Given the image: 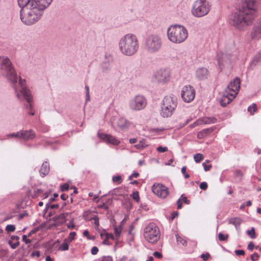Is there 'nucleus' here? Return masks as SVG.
Instances as JSON below:
<instances>
[{
  "label": "nucleus",
  "instance_id": "55",
  "mask_svg": "<svg viewBox=\"0 0 261 261\" xmlns=\"http://www.w3.org/2000/svg\"><path fill=\"white\" fill-rule=\"evenodd\" d=\"M43 191L41 189H37L36 190H35L34 193V196L36 197L40 196L41 193H42Z\"/></svg>",
  "mask_w": 261,
  "mask_h": 261
},
{
  "label": "nucleus",
  "instance_id": "39",
  "mask_svg": "<svg viewBox=\"0 0 261 261\" xmlns=\"http://www.w3.org/2000/svg\"><path fill=\"white\" fill-rule=\"evenodd\" d=\"M176 237L178 243H181L182 245H185L186 243V241L185 239H182L178 235H176Z\"/></svg>",
  "mask_w": 261,
  "mask_h": 261
},
{
  "label": "nucleus",
  "instance_id": "47",
  "mask_svg": "<svg viewBox=\"0 0 261 261\" xmlns=\"http://www.w3.org/2000/svg\"><path fill=\"white\" fill-rule=\"evenodd\" d=\"M69 186L68 184H64L61 186V190L62 191H67L69 189Z\"/></svg>",
  "mask_w": 261,
  "mask_h": 261
},
{
  "label": "nucleus",
  "instance_id": "44",
  "mask_svg": "<svg viewBox=\"0 0 261 261\" xmlns=\"http://www.w3.org/2000/svg\"><path fill=\"white\" fill-rule=\"evenodd\" d=\"M202 165L205 171H208L212 168V165L211 164L207 165L206 162H203Z\"/></svg>",
  "mask_w": 261,
  "mask_h": 261
},
{
  "label": "nucleus",
  "instance_id": "64",
  "mask_svg": "<svg viewBox=\"0 0 261 261\" xmlns=\"http://www.w3.org/2000/svg\"><path fill=\"white\" fill-rule=\"evenodd\" d=\"M254 247V245L253 243L250 242L248 245V249L249 250H252Z\"/></svg>",
  "mask_w": 261,
  "mask_h": 261
},
{
  "label": "nucleus",
  "instance_id": "26",
  "mask_svg": "<svg viewBox=\"0 0 261 261\" xmlns=\"http://www.w3.org/2000/svg\"><path fill=\"white\" fill-rule=\"evenodd\" d=\"M66 214H61L58 216L55 217L56 220L58 221L59 223H63L66 221Z\"/></svg>",
  "mask_w": 261,
  "mask_h": 261
},
{
  "label": "nucleus",
  "instance_id": "12",
  "mask_svg": "<svg viewBox=\"0 0 261 261\" xmlns=\"http://www.w3.org/2000/svg\"><path fill=\"white\" fill-rule=\"evenodd\" d=\"M147 105V100L145 96L138 94L132 97L129 101L128 107L134 111L143 110Z\"/></svg>",
  "mask_w": 261,
  "mask_h": 261
},
{
  "label": "nucleus",
  "instance_id": "32",
  "mask_svg": "<svg viewBox=\"0 0 261 261\" xmlns=\"http://www.w3.org/2000/svg\"><path fill=\"white\" fill-rule=\"evenodd\" d=\"M256 110L257 106L256 105L255 103H253L252 106H250L248 108V111L250 113L251 115L253 114V113L256 111Z\"/></svg>",
  "mask_w": 261,
  "mask_h": 261
},
{
  "label": "nucleus",
  "instance_id": "25",
  "mask_svg": "<svg viewBox=\"0 0 261 261\" xmlns=\"http://www.w3.org/2000/svg\"><path fill=\"white\" fill-rule=\"evenodd\" d=\"M123 222H124V220H123L121 222V224L120 225H119L118 226H115V227H114L116 239H118L121 235V232L122 230V225H123Z\"/></svg>",
  "mask_w": 261,
  "mask_h": 261
},
{
  "label": "nucleus",
  "instance_id": "43",
  "mask_svg": "<svg viewBox=\"0 0 261 261\" xmlns=\"http://www.w3.org/2000/svg\"><path fill=\"white\" fill-rule=\"evenodd\" d=\"M83 236L86 237L88 240H93L94 237H91L89 235V232L88 230H85L83 232Z\"/></svg>",
  "mask_w": 261,
  "mask_h": 261
},
{
  "label": "nucleus",
  "instance_id": "50",
  "mask_svg": "<svg viewBox=\"0 0 261 261\" xmlns=\"http://www.w3.org/2000/svg\"><path fill=\"white\" fill-rule=\"evenodd\" d=\"M91 252L92 254L95 255L98 253V249L96 246L93 247L91 249Z\"/></svg>",
  "mask_w": 261,
  "mask_h": 261
},
{
  "label": "nucleus",
  "instance_id": "27",
  "mask_svg": "<svg viewBox=\"0 0 261 261\" xmlns=\"http://www.w3.org/2000/svg\"><path fill=\"white\" fill-rule=\"evenodd\" d=\"M69 243L67 241H66L64 240V242L60 245L59 247V250L62 251H66L68 250L69 249Z\"/></svg>",
  "mask_w": 261,
  "mask_h": 261
},
{
  "label": "nucleus",
  "instance_id": "57",
  "mask_svg": "<svg viewBox=\"0 0 261 261\" xmlns=\"http://www.w3.org/2000/svg\"><path fill=\"white\" fill-rule=\"evenodd\" d=\"M101 261H113L112 257L110 256H103Z\"/></svg>",
  "mask_w": 261,
  "mask_h": 261
},
{
  "label": "nucleus",
  "instance_id": "7",
  "mask_svg": "<svg viewBox=\"0 0 261 261\" xmlns=\"http://www.w3.org/2000/svg\"><path fill=\"white\" fill-rule=\"evenodd\" d=\"M211 6L209 0H195L191 6V13L196 18L204 17L210 12Z\"/></svg>",
  "mask_w": 261,
  "mask_h": 261
},
{
  "label": "nucleus",
  "instance_id": "35",
  "mask_svg": "<svg viewBox=\"0 0 261 261\" xmlns=\"http://www.w3.org/2000/svg\"><path fill=\"white\" fill-rule=\"evenodd\" d=\"M130 197L137 202H139L140 197L138 192H134L130 195Z\"/></svg>",
  "mask_w": 261,
  "mask_h": 261
},
{
  "label": "nucleus",
  "instance_id": "62",
  "mask_svg": "<svg viewBox=\"0 0 261 261\" xmlns=\"http://www.w3.org/2000/svg\"><path fill=\"white\" fill-rule=\"evenodd\" d=\"M181 199L179 198L177 201V208L180 209L182 207Z\"/></svg>",
  "mask_w": 261,
  "mask_h": 261
},
{
  "label": "nucleus",
  "instance_id": "45",
  "mask_svg": "<svg viewBox=\"0 0 261 261\" xmlns=\"http://www.w3.org/2000/svg\"><path fill=\"white\" fill-rule=\"evenodd\" d=\"M186 166H184L182 167L181 168V173L184 175V176L186 178H188L189 177H190V175L186 173Z\"/></svg>",
  "mask_w": 261,
  "mask_h": 261
},
{
  "label": "nucleus",
  "instance_id": "61",
  "mask_svg": "<svg viewBox=\"0 0 261 261\" xmlns=\"http://www.w3.org/2000/svg\"><path fill=\"white\" fill-rule=\"evenodd\" d=\"M153 255L157 258H161L162 257V254L158 251H155L153 253Z\"/></svg>",
  "mask_w": 261,
  "mask_h": 261
},
{
  "label": "nucleus",
  "instance_id": "15",
  "mask_svg": "<svg viewBox=\"0 0 261 261\" xmlns=\"http://www.w3.org/2000/svg\"><path fill=\"white\" fill-rule=\"evenodd\" d=\"M181 96L185 102H191L195 96V90L190 85L184 86L181 89Z\"/></svg>",
  "mask_w": 261,
  "mask_h": 261
},
{
  "label": "nucleus",
  "instance_id": "51",
  "mask_svg": "<svg viewBox=\"0 0 261 261\" xmlns=\"http://www.w3.org/2000/svg\"><path fill=\"white\" fill-rule=\"evenodd\" d=\"M235 253L237 255H244L245 254V251L243 250H236Z\"/></svg>",
  "mask_w": 261,
  "mask_h": 261
},
{
  "label": "nucleus",
  "instance_id": "49",
  "mask_svg": "<svg viewBox=\"0 0 261 261\" xmlns=\"http://www.w3.org/2000/svg\"><path fill=\"white\" fill-rule=\"evenodd\" d=\"M199 187L201 189L205 190L207 188V184L205 182H202L200 184Z\"/></svg>",
  "mask_w": 261,
  "mask_h": 261
},
{
  "label": "nucleus",
  "instance_id": "5",
  "mask_svg": "<svg viewBox=\"0 0 261 261\" xmlns=\"http://www.w3.org/2000/svg\"><path fill=\"white\" fill-rule=\"evenodd\" d=\"M163 45V39L160 35L151 34L145 38L144 47L146 53L150 55H154L161 50Z\"/></svg>",
  "mask_w": 261,
  "mask_h": 261
},
{
  "label": "nucleus",
  "instance_id": "54",
  "mask_svg": "<svg viewBox=\"0 0 261 261\" xmlns=\"http://www.w3.org/2000/svg\"><path fill=\"white\" fill-rule=\"evenodd\" d=\"M68 229H73L75 227V225L73 223V221H70L67 225Z\"/></svg>",
  "mask_w": 261,
  "mask_h": 261
},
{
  "label": "nucleus",
  "instance_id": "19",
  "mask_svg": "<svg viewBox=\"0 0 261 261\" xmlns=\"http://www.w3.org/2000/svg\"><path fill=\"white\" fill-rule=\"evenodd\" d=\"M196 76L199 80L206 79L209 76V71L206 68H199L196 70Z\"/></svg>",
  "mask_w": 261,
  "mask_h": 261
},
{
  "label": "nucleus",
  "instance_id": "10",
  "mask_svg": "<svg viewBox=\"0 0 261 261\" xmlns=\"http://www.w3.org/2000/svg\"><path fill=\"white\" fill-rule=\"evenodd\" d=\"M0 65L2 73L7 77L8 79L13 83H17L18 77L9 59L6 57H0Z\"/></svg>",
  "mask_w": 261,
  "mask_h": 261
},
{
  "label": "nucleus",
  "instance_id": "2",
  "mask_svg": "<svg viewBox=\"0 0 261 261\" xmlns=\"http://www.w3.org/2000/svg\"><path fill=\"white\" fill-rule=\"evenodd\" d=\"M257 10L256 0H242L240 8L231 15L229 23L241 30L251 23Z\"/></svg>",
  "mask_w": 261,
  "mask_h": 261
},
{
  "label": "nucleus",
  "instance_id": "34",
  "mask_svg": "<svg viewBox=\"0 0 261 261\" xmlns=\"http://www.w3.org/2000/svg\"><path fill=\"white\" fill-rule=\"evenodd\" d=\"M261 60V50L259 51L254 57L251 64H253L255 62H257Z\"/></svg>",
  "mask_w": 261,
  "mask_h": 261
},
{
  "label": "nucleus",
  "instance_id": "40",
  "mask_svg": "<svg viewBox=\"0 0 261 261\" xmlns=\"http://www.w3.org/2000/svg\"><path fill=\"white\" fill-rule=\"evenodd\" d=\"M9 244H10L12 248L15 249L19 245V243L18 241H16L15 243H13L12 241H9Z\"/></svg>",
  "mask_w": 261,
  "mask_h": 261
},
{
  "label": "nucleus",
  "instance_id": "3",
  "mask_svg": "<svg viewBox=\"0 0 261 261\" xmlns=\"http://www.w3.org/2000/svg\"><path fill=\"white\" fill-rule=\"evenodd\" d=\"M139 47V39L133 33H127L119 40L118 49L124 56L131 57L135 55L138 51Z\"/></svg>",
  "mask_w": 261,
  "mask_h": 261
},
{
  "label": "nucleus",
  "instance_id": "1",
  "mask_svg": "<svg viewBox=\"0 0 261 261\" xmlns=\"http://www.w3.org/2000/svg\"><path fill=\"white\" fill-rule=\"evenodd\" d=\"M53 0H17L21 8L20 16L22 22L30 25L35 23L42 17L44 11L51 4Z\"/></svg>",
  "mask_w": 261,
  "mask_h": 261
},
{
  "label": "nucleus",
  "instance_id": "37",
  "mask_svg": "<svg viewBox=\"0 0 261 261\" xmlns=\"http://www.w3.org/2000/svg\"><path fill=\"white\" fill-rule=\"evenodd\" d=\"M15 230V227L14 225L9 224L6 227V230L8 232H13Z\"/></svg>",
  "mask_w": 261,
  "mask_h": 261
},
{
  "label": "nucleus",
  "instance_id": "48",
  "mask_svg": "<svg viewBox=\"0 0 261 261\" xmlns=\"http://www.w3.org/2000/svg\"><path fill=\"white\" fill-rule=\"evenodd\" d=\"M139 176V173L137 172H134L128 177V180H132L133 178H137Z\"/></svg>",
  "mask_w": 261,
  "mask_h": 261
},
{
  "label": "nucleus",
  "instance_id": "24",
  "mask_svg": "<svg viewBox=\"0 0 261 261\" xmlns=\"http://www.w3.org/2000/svg\"><path fill=\"white\" fill-rule=\"evenodd\" d=\"M117 125L120 128L123 129L128 126L129 122L125 118H121L117 121Z\"/></svg>",
  "mask_w": 261,
  "mask_h": 261
},
{
  "label": "nucleus",
  "instance_id": "29",
  "mask_svg": "<svg viewBox=\"0 0 261 261\" xmlns=\"http://www.w3.org/2000/svg\"><path fill=\"white\" fill-rule=\"evenodd\" d=\"M247 233L251 239H255L256 238V234L254 227H252L250 230H248L247 231Z\"/></svg>",
  "mask_w": 261,
  "mask_h": 261
},
{
  "label": "nucleus",
  "instance_id": "21",
  "mask_svg": "<svg viewBox=\"0 0 261 261\" xmlns=\"http://www.w3.org/2000/svg\"><path fill=\"white\" fill-rule=\"evenodd\" d=\"M214 127H212L202 130L197 134V138L199 139H202L205 137L212 133L214 131Z\"/></svg>",
  "mask_w": 261,
  "mask_h": 261
},
{
  "label": "nucleus",
  "instance_id": "56",
  "mask_svg": "<svg viewBox=\"0 0 261 261\" xmlns=\"http://www.w3.org/2000/svg\"><path fill=\"white\" fill-rule=\"evenodd\" d=\"M93 219L94 220V223L96 226H98L99 224V219L97 216H95L93 218Z\"/></svg>",
  "mask_w": 261,
  "mask_h": 261
},
{
  "label": "nucleus",
  "instance_id": "16",
  "mask_svg": "<svg viewBox=\"0 0 261 261\" xmlns=\"http://www.w3.org/2000/svg\"><path fill=\"white\" fill-rule=\"evenodd\" d=\"M152 192L161 198H165L169 195L168 188L162 184L155 183L152 187Z\"/></svg>",
  "mask_w": 261,
  "mask_h": 261
},
{
  "label": "nucleus",
  "instance_id": "33",
  "mask_svg": "<svg viewBox=\"0 0 261 261\" xmlns=\"http://www.w3.org/2000/svg\"><path fill=\"white\" fill-rule=\"evenodd\" d=\"M113 181L117 183V184H120L122 179L120 175L114 176L112 178Z\"/></svg>",
  "mask_w": 261,
  "mask_h": 261
},
{
  "label": "nucleus",
  "instance_id": "53",
  "mask_svg": "<svg viewBox=\"0 0 261 261\" xmlns=\"http://www.w3.org/2000/svg\"><path fill=\"white\" fill-rule=\"evenodd\" d=\"M210 255L208 253H207L206 254H202L201 255V257L204 261H206L210 257Z\"/></svg>",
  "mask_w": 261,
  "mask_h": 261
},
{
  "label": "nucleus",
  "instance_id": "41",
  "mask_svg": "<svg viewBox=\"0 0 261 261\" xmlns=\"http://www.w3.org/2000/svg\"><path fill=\"white\" fill-rule=\"evenodd\" d=\"M59 207L58 204H51L49 203H47L46 204V209L47 210L48 208H50L51 209L57 208Z\"/></svg>",
  "mask_w": 261,
  "mask_h": 261
},
{
  "label": "nucleus",
  "instance_id": "23",
  "mask_svg": "<svg viewBox=\"0 0 261 261\" xmlns=\"http://www.w3.org/2000/svg\"><path fill=\"white\" fill-rule=\"evenodd\" d=\"M49 171V164L45 162L42 165L41 169L40 170V174L41 176L44 177L46 175Z\"/></svg>",
  "mask_w": 261,
  "mask_h": 261
},
{
  "label": "nucleus",
  "instance_id": "17",
  "mask_svg": "<svg viewBox=\"0 0 261 261\" xmlns=\"http://www.w3.org/2000/svg\"><path fill=\"white\" fill-rule=\"evenodd\" d=\"M217 122V119L213 117H204L197 120L195 122L191 124L190 126L193 128L196 126L203 124H210L215 123Z\"/></svg>",
  "mask_w": 261,
  "mask_h": 261
},
{
  "label": "nucleus",
  "instance_id": "6",
  "mask_svg": "<svg viewBox=\"0 0 261 261\" xmlns=\"http://www.w3.org/2000/svg\"><path fill=\"white\" fill-rule=\"evenodd\" d=\"M240 87V81L238 78L234 79L227 86L223 92L220 100L222 106L225 107L236 96Z\"/></svg>",
  "mask_w": 261,
  "mask_h": 261
},
{
  "label": "nucleus",
  "instance_id": "52",
  "mask_svg": "<svg viewBox=\"0 0 261 261\" xmlns=\"http://www.w3.org/2000/svg\"><path fill=\"white\" fill-rule=\"evenodd\" d=\"M218 237H219V240L220 241H225L227 237H228V236H225L223 234H222V233H220L219 234V236H218Z\"/></svg>",
  "mask_w": 261,
  "mask_h": 261
},
{
  "label": "nucleus",
  "instance_id": "11",
  "mask_svg": "<svg viewBox=\"0 0 261 261\" xmlns=\"http://www.w3.org/2000/svg\"><path fill=\"white\" fill-rule=\"evenodd\" d=\"M144 236L147 241L150 243H156L160 238L159 227L154 223H150L144 228Z\"/></svg>",
  "mask_w": 261,
  "mask_h": 261
},
{
  "label": "nucleus",
  "instance_id": "58",
  "mask_svg": "<svg viewBox=\"0 0 261 261\" xmlns=\"http://www.w3.org/2000/svg\"><path fill=\"white\" fill-rule=\"evenodd\" d=\"M102 70L103 72H108L110 70V67L109 65H106V66L102 65Z\"/></svg>",
  "mask_w": 261,
  "mask_h": 261
},
{
  "label": "nucleus",
  "instance_id": "38",
  "mask_svg": "<svg viewBox=\"0 0 261 261\" xmlns=\"http://www.w3.org/2000/svg\"><path fill=\"white\" fill-rule=\"evenodd\" d=\"M254 32L255 34H261V21L260 22L259 24H258L254 28Z\"/></svg>",
  "mask_w": 261,
  "mask_h": 261
},
{
  "label": "nucleus",
  "instance_id": "9",
  "mask_svg": "<svg viewBox=\"0 0 261 261\" xmlns=\"http://www.w3.org/2000/svg\"><path fill=\"white\" fill-rule=\"evenodd\" d=\"M177 98L173 95L165 96L161 103V116L164 118L171 116L177 107Z\"/></svg>",
  "mask_w": 261,
  "mask_h": 261
},
{
  "label": "nucleus",
  "instance_id": "14",
  "mask_svg": "<svg viewBox=\"0 0 261 261\" xmlns=\"http://www.w3.org/2000/svg\"><path fill=\"white\" fill-rule=\"evenodd\" d=\"M237 51L235 50L234 53L231 55L228 53L219 52L217 54L218 64L219 68L222 69L224 68L228 67L230 65L231 59L230 57L237 55Z\"/></svg>",
  "mask_w": 261,
  "mask_h": 261
},
{
  "label": "nucleus",
  "instance_id": "31",
  "mask_svg": "<svg viewBox=\"0 0 261 261\" xmlns=\"http://www.w3.org/2000/svg\"><path fill=\"white\" fill-rule=\"evenodd\" d=\"M75 236H76L75 232H74V231L71 232L69 233V235L68 237L67 238L65 239V240H66V241H67V242H68L70 243L73 240H74Z\"/></svg>",
  "mask_w": 261,
  "mask_h": 261
},
{
  "label": "nucleus",
  "instance_id": "36",
  "mask_svg": "<svg viewBox=\"0 0 261 261\" xmlns=\"http://www.w3.org/2000/svg\"><path fill=\"white\" fill-rule=\"evenodd\" d=\"M121 188H116L113 190L111 191V194L112 195H120V196H123V194H121L120 191L121 190Z\"/></svg>",
  "mask_w": 261,
  "mask_h": 261
},
{
  "label": "nucleus",
  "instance_id": "8",
  "mask_svg": "<svg viewBox=\"0 0 261 261\" xmlns=\"http://www.w3.org/2000/svg\"><path fill=\"white\" fill-rule=\"evenodd\" d=\"M25 80L19 77L18 83L15 85L14 88L15 89L16 92L17 93V97L19 99H21L22 97H23L27 101L28 103L26 106V108L30 110L29 112V114L31 115H34V112L32 109V106L31 103L32 101V97L30 90L25 87Z\"/></svg>",
  "mask_w": 261,
  "mask_h": 261
},
{
  "label": "nucleus",
  "instance_id": "18",
  "mask_svg": "<svg viewBox=\"0 0 261 261\" xmlns=\"http://www.w3.org/2000/svg\"><path fill=\"white\" fill-rule=\"evenodd\" d=\"M97 135L100 139L108 144L117 145L120 142V141L115 137L110 135L98 133Z\"/></svg>",
  "mask_w": 261,
  "mask_h": 261
},
{
  "label": "nucleus",
  "instance_id": "63",
  "mask_svg": "<svg viewBox=\"0 0 261 261\" xmlns=\"http://www.w3.org/2000/svg\"><path fill=\"white\" fill-rule=\"evenodd\" d=\"M180 198L181 199V200H182L185 203L187 204L190 203V201L187 199L186 197H184L183 195H182Z\"/></svg>",
  "mask_w": 261,
  "mask_h": 261
},
{
  "label": "nucleus",
  "instance_id": "20",
  "mask_svg": "<svg viewBox=\"0 0 261 261\" xmlns=\"http://www.w3.org/2000/svg\"><path fill=\"white\" fill-rule=\"evenodd\" d=\"M22 135L21 139L24 140L33 139L35 137V134L32 130H21Z\"/></svg>",
  "mask_w": 261,
  "mask_h": 261
},
{
  "label": "nucleus",
  "instance_id": "28",
  "mask_svg": "<svg viewBox=\"0 0 261 261\" xmlns=\"http://www.w3.org/2000/svg\"><path fill=\"white\" fill-rule=\"evenodd\" d=\"M204 159V156L201 153H196L194 156V159L196 163H199Z\"/></svg>",
  "mask_w": 261,
  "mask_h": 261
},
{
  "label": "nucleus",
  "instance_id": "4",
  "mask_svg": "<svg viewBox=\"0 0 261 261\" xmlns=\"http://www.w3.org/2000/svg\"><path fill=\"white\" fill-rule=\"evenodd\" d=\"M187 28L180 24L170 25L167 31V38L173 44H179L184 43L188 37Z\"/></svg>",
  "mask_w": 261,
  "mask_h": 261
},
{
  "label": "nucleus",
  "instance_id": "13",
  "mask_svg": "<svg viewBox=\"0 0 261 261\" xmlns=\"http://www.w3.org/2000/svg\"><path fill=\"white\" fill-rule=\"evenodd\" d=\"M170 71L167 68H161L156 70L153 75V80L159 84L164 85L171 80Z\"/></svg>",
  "mask_w": 261,
  "mask_h": 261
},
{
  "label": "nucleus",
  "instance_id": "59",
  "mask_svg": "<svg viewBox=\"0 0 261 261\" xmlns=\"http://www.w3.org/2000/svg\"><path fill=\"white\" fill-rule=\"evenodd\" d=\"M22 240L25 242L26 244L30 243L31 241L30 239H27V236L26 235H23L22 236Z\"/></svg>",
  "mask_w": 261,
  "mask_h": 261
},
{
  "label": "nucleus",
  "instance_id": "22",
  "mask_svg": "<svg viewBox=\"0 0 261 261\" xmlns=\"http://www.w3.org/2000/svg\"><path fill=\"white\" fill-rule=\"evenodd\" d=\"M242 222V220L239 217L231 218L228 221V223L230 224L233 225L237 230H239L240 226Z\"/></svg>",
  "mask_w": 261,
  "mask_h": 261
},
{
  "label": "nucleus",
  "instance_id": "46",
  "mask_svg": "<svg viewBox=\"0 0 261 261\" xmlns=\"http://www.w3.org/2000/svg\"><path fill=\"white\" fill-rule=\"evenodd\" d=\"M250 257L252 261H256L258 259L259 255L257 253H254L251 255Z\"/></svg>",
  "mask_w": 261,
  "mask_h": 261
},
{
  "label": "nucleus",
  "instance_id": "42",
  "mask_svg": "<svg viewBox=\"0 0 261 261\" xmlns=\"http://www.w3.org/2000/svg\"><path fill=\"white\" fill-rule=\"evenodd\" d=\"M156 149L159 152H164L168 150V148L167 147H162L160 146H159Z\"/></svg>",
  "mask_w": 261,
  "mask_h": 261
},
{
  "label": "nucleus",
  "instance_id": "60",
  "mask_svg": "<svg viewBox=\"0 0 261 261\" xmlns=\"http://www.w3.org/2000/svg\"><path fill=\"white\" fill-rule=\"evenodd\" d=\"M106 237L107 239H112V240H115L116 239L112 233H106Z\"/></svg>",
  "mask_w": 261,
  "mask_h": 261
},
{
  "label": "nucleus",
  "instance_id": "30",
  "mask_svg": "<svg viewBox=\"0 0 261 261\" xmlns=\"http://www.w3.org/2000/svg\"><path fill=\"white\" fill-rule=\"evenodd\" d=\"M22 135L21 130L17 132L16 133H11L8 135H7V137L10 138V137H15V138H21V136Z\"/></svg>",
  "mask_w": 261,
  "mask_h": 261
}]
</instances>
